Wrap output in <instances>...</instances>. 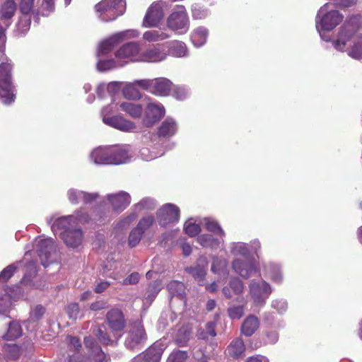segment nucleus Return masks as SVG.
Returning a JSON list of instances; mask_svg holds the SVG:
<instances>
[{
	"instance_id": "47",
	"label": "nucleus",
	"mask_w": 362,
	"mask_h": 362,
	"mask_svg": "<svg viewBox=\"0 0 362 362\" xmlns=\"http://www.w3.org/2000/svg\"><path fill=\"white\" fill-rule=\"evenodd\" d=\"M216 324L214 322H209L206 325L205 330H199L197 333L199 339L208 340L209 337L214 338L216 335L215 331Z\"/></svg>"
},
{
	"instance_id": "51",
	"label": "nucleus",
	"mask_w": 362,
	"mask_h": 362,
	"mask_svg": "<svg viewBox=\"0 0 362 362\" xmlns=\"http://www.w3.org/2000/svg\"><path fill=\"white\" fill-rule=\"evenodd\" d=\"M184 230L189 236L194 237L200 233L201 227L192 220H188L184 225Z\"/></svg>"
},
{
	"instance_id": "31",
	"label": "nucleus",
	"mask_w": 362,
	"mask_h": 362,
	"mask_svg": "<svg viewBox=\"0 0 362 362\" xmlns=\"http://www.w3.org/2000/svg\"><path fill=\"white\" fill-rule=\"evenodd\" d=\"M45 308L42 305H37L30 312V317L25 322V326L28 330L32 332L37 327V322L42 317L45 313Z\"/></svg>"
},
{
	"instance_id": "18",
	"label": "nucleus",
	"mask_w": 362,
	"mask_h": 362,
	"mask_svg": "<svg viewBox=\"0 0 362 362\" xmlns=\"http://www.w3.org/2000/svg\"><path fill=\"white\" fill-rule=\"evenodd\" d=\"M103 122L112 127L122 132H132L136 129L135 124L120 115L113 117H104Z\"/></svg>"
},
{
	"instance_id": "17",
	"label": "nucleus",
	"mask_w": 362,
	"mask_h": 362,
	"mask_svg": "<svg viewBox=\"0 0 362 362\" xmlns=\"http://www.w3.org/2000/svg\"><path fill=\"white\" fill-rule=\"evenodd\" d=\"M112 146L98 147L90 153L91 160L97 165H110L117 161L112 159Z\"/></svg>"
},
{
	"instance_id": "46",
	"label": "nucleus",
	"mask_w": 362,
	"mask_h": 362,
	"mask_svg": "<svg viewBox=\"0 0 362 362\" xmlns=\"http://www.w3.org/2000/svg\"><path fill=\"white\" fill-rule=\"evenodd\" d=\"M160 290V284L159 281H154L153 284H150L144 297V300H145V303H151Z\"/></svg>"
},
{
	"instance_id": "55",
	"label": "nucleus",
	"mask_w": 362,
	"mask_h": 362,
	"mask_svg": "<svg viewBox=\"0 0 362 362\" xmlns=\"http://www.w3.org/2000/svg\"><path fill=\"white\" fill-rule=\"evenodd\" d=\"M192 13L194 19H204L209 15V11L198 4L192 6Z\"/></svg>"
},
{
	"instance_id": "59",
	"label": "nucleus",
	"mask_w": 362,
	"mask_h": 362,
	"mask_svg": "<svg viewBox=\"0 0 362 362\" xmlns=\"http://www.w3.org/2000/svg\"><path fill=\"white\" fill-rule=\"evenodd\" d=\"M228 315L231 319L239 320L244 314L243 305H233L228 310Z\"/></svg>"
},
{
	"instance_id": "53",
	"label": "nucleus",
	"mask_w": 362,
	"mask_h": 362,
	"mask_svg": "<svg viewBox=\"0 0 362 362\" xmlns=\"http://www.w3.org/2000/svg\"><path fill=\"white\" fill-rule=\"evenodd\" d=\"M21 264V262H17L16 264H10L6 267L1 273H0V281H6L9 279L15 271L17 269L18 266Z\"/></svg>"
},
{
	"instance_id": "56",
	"label": "nucleus",
	"mask_w": 362,
	"mask_h": 362,
	"mask_svg": "<svg viewBox=\"0 0 362 362\" xmlns=\"http://www.w3.org/2000/svg\"><path fill=\"white\" fill-rule=\"evenodd\" d=\"M229 286L235 295L241 294L245 288L243 282L238 278L231 279L229 282Z\"/></svg>"
},
{
	"instance_id": "39",
	"label": "nucleus",
	"mask_w": 362,
	"mask_h": 362,
	"mask_svg": "<svg viewBox=\"0 0 362 362\" xmlns=\"http://www.w3.org/2000/svg\"><path fill=\"white\" fill-rule=\"evenodd\" d=\"M22 328L18 322L11 321L8 323L7 332L2 335V338L6 340H13L21 337Z\"/></svg>"
},
{
	"instance_id": "26",
	"label": "nucleus",
	"mask_w": 362,
	"mask_h": 362,
	"mask_svg": "<svg viewBox=\"0 0 362 362\" xmlns=\"http://www.w3.org/2000/svg\"><path fill=\"white\" fill-rule=\"evenodd\" d=\"M245 345L243 339L237 338L233 339L227 346L225 354L233 359H238L244 356Z\"/></svg>"
},
{
	"instance_id": "44",
	"label": "nucleus",
	"mask_w": 362,
	"mask_h": 362,
	"mask_svg": "<svg viewBox=\"0 0 362 362\" xmlns=\"http://www.w3.org/2000/svg\"><path fill=\"white\" fill-rule=\"evenodd\" d=\"M16 10V2L13 0H6L1 7V17L5 19H9L14 15Z\"/></svg>"
},
{
	"instance_id": "2",
	"label": "nucleus",
	"mask_w": 362,
	"mask_h": 362,
	"mask_svg": "<svg viewBox=\"0 0 362 362\" xmlns=\"http://www.w3.org/2000/svg\"><path fill=\"white\" fill-rule=\"evenodd\" d=\"M69 351L66 362H108V359L92 337L84 338L83 347L78 337L68 336L66 339Z\"/></svg>"
},
{
	"instance_id": "10",
	"label": "nucleus",
	"mask_w": 362,
	"mask_h": 362,
	"mask_svg": "<svg viewBox=\"0 0 362 362\" xmlns=\"http://www.w3.org/2000/svg\"><path fill=\"white\" fill-rule=\"evenodd\" d=\"M34 249L38 254L42 264L46 267L52 262V255L56 251L54 240L50 238L39 237L34 241Z\"/></svg>"
},
{
	"instance_id": "6",
	"label": "nucleus",
	"mask_w": 362,
	"mask_h": 362,
	"mask_svg": "<svg viewBox=\"0 0 362 362\" xmlns=\"http://www.w3.org/2000/svg\"><path fill=\"white\" fill-rule=\"evenodd\" d=\"M167 26L177 34L183 35L189 28V20L186 9L179 6L167 18Z\"/></svg>"
},
{
	"instance_id": "60",
	"label": "nucleus",
	"mask_w": 362,
	"mask_h": 362,
	"mask_svg": "<svg viewBox=\"0 0 362 362\" xmlns=\"http://www.w3.org/2000/svg\"><path fill=\"white\" fill-rule=\"evenodd\" d=\"M272 307L279 313H284L287 310L288 305L284 299L277 298L272 300Z\"/></svg>"
},
{
	"instance_id": "57",
	"label": "nucleus",
	"mask_w": 362,
	"mask_h": 362,
	"mask_svg": "<svg viewBox=\"0 0 362 362\" xmlns=\"http://www.w3.org/2000/svg\"><path fill=\"white\" fill-rule=\"evenodd\" d=\"M173 95L177 100H185L189 95V90L185 86H174Z\"/></svg>"
},
{
	"instance_id": "25",
	"label": "nucleus",
	"mask_w": 362,
	"mask_h": 362,
	"mask_svg": "<svg viewBox=\"0 0 362 362\" xmlns=\"http://www.w3.org/2000/svg\"><path fill=\"white\" fill-rule=\"evenodd\" d=\"M108 325L112 331H121L125 326V320L122 313L117 309L110 310L107 314Z\"/></svg>"
},
{
	"instance_id": "15",
	"label": "nucleus",
	"mask_w": 362,
	"mask_h": 362,
	"mask_svg": "<svg viewBox=\"0 0 362 362\" xmlns=\"http://www.w3.org/2000/svg\"><path fill=\"white\" fill-rule=\"evenodd\" d=\"M165 115L163 105L158 103H148L145 111L144 123L146 127H151L160 119Z\"/></svg>"
},
{
	"instance_id": "7",
	"label": "nucleus",
	"mask_w": 362,
	"mask_h": 362,
	"mask_svg": "<svg viewBox=\"0 0 362 362\" xmlns=\"http://www.w3.org/2000/svg\"><path fill=\"white\" fill-rule=\"evenodd\" d=\"M147 339L142 323L139 321L130 324L126 332L124 346L129 349H139Z\"/></svg>"
},
{
	"instance_id": "16",
	"label": "nucleus",
	"mask_w": 362,
	"mask_h": 362,
	"mask_svg": "<svg viewBox=\"0 0 362 362\" xmlns=\"http://www.w3.org/2000/svg\"><path fill=\"white\" fill-rule=\"evenodd\" d=\"M106 199L115 211H123L131 203V196L124 191L108 194Z\"/></svg>"
},
{
	"instance_id": "35",
	"label": "nucleus",
	"mask_w": 362,
	"mask_h": 362,
	"mask_svg": "<svg viewBox=\"0 0 362 362\" xmlns=\"http://www.w3.org/2000/svg\"><path fill=\"white\" fill-rule=\"evenodd\" d=\"M122 66H124V63L119 62L117 59H103V57H98L96 68L98 71L104 72Z\"/></svg>"
},
{
	"instance_id": "28",
	"label": "nucleus",
	"mask_w": 362,
	"mask_h": 362,
	"mask_svg": "<svg viewBox=\"0 0 362 362\" xmlns=\"http://www.w3.org/2000/svg\"><path fill=\"white\" fill-rule=\"evenodd\" d=\"M163 351L156 346L149 347L145 352L139 355L133 362H138L143 360L144 362H160Z\"/></svg>"
},
{
	"instance_id": "11",
	"label": "nucleus",
	"mask_w": 362,
	"mask_h": 362,
	"mask_svg": "<svg viewBox=\"0 0 362 362\" xmlns=\"http://www.w3.org/2000/svg\"><path fill=\"white\" fill-rule=\"evenodd\" d=\"M159 225L165 227L177 223L180 218V209L173 204H165L156 212Z\"/></svg>"
},
{
	"instance_id": "64",
	"label": "nucleus",
	"mask_w": 362,
	"mask_h": 362,
	"mask_svg": "<svg viewBox=\"0 0 362 362\" xmlns=\"http://www.w3.org/2000/svg\"><path fill=\"white\" fill-rule=\"evenodd\" d=\"M265 340L264 344H275L279 339V334L275 330H269L265 332Z\"/></svg>"
},
{
	"instance_id": "12",
	"label": "nucleus",
	"mask_w": 362,
	"mask_h": 362,
	"mask_svg": "<svg viewBox=\"0 0 362 362\" xmlns=\"http://www.w3.org/2000/svg\"><path fill=\"white\" fill-rule=\"evenodd\" d=\"M141 49L138 43L129 42L122 46L116 52L115 57L124 65L129 62H141Z\"/></svg>"
},
{
	"instance_id": "19",
	"label": "nucleus",
	"mask_w": 362,
	"mask_h": 362,
	"mask_svg": "<svg viewBox=\"0 0 362 362\" xmlns=\"http://www.w3.org/2000/svg\"><path fill=\"white\" fill-rule=\"evenodd\" d=\"M21 296V288L16 286L5 291V294L0 296V315H4L8 313L11 308L12 300H16Z\"/></svg>"
},
{
	"instance_id": "3",
	"label": "nucleus",
	"mask_w": 362,
	"mask_h": 362,
	"mask_svg": "<svg viewBox=\"0 0 362 362\" xmlns=\"http://www.w3.org/2000/svg\"><path fill=\"white\" fill-rule=\"evenodd\" d=\"M12 65L8 62L0 64V96L5 105H10L16 98L15 87L11 81Z\"/></svg>"
},
{
	"instance_id": "13",
	"label": "nucleus",
	"mask_w": 362,
	"mask_h": 362,
	"mask_svg": "<svg viewBox=\"0 0 362 362\" xmlns=\"http://www.w3.org/2000/svg\"><path fill=\"white\" fill-rule=\"evenodd\" d=\"M166 4L161 1L153 2L148 8L144 18L143 25L145 27L156 26L163 18V8Z\"/></svg>"
},
{
	"instance_id": "4",
	"label": "nucleus",
	"mask_w": 362,
	"mask_h": 362,
	"mask_svg": "<svg viewBox=\"0 0 362 362\" xmlns=\"http://www.w3.org/2000/svg\"><path fill=\"white\" fill-rule=\"evenodd\" d=\"M124 0H103L95 6L98 16L103 21L108 22L122 16L125 11Z\"/></svg>"
},
{
	"instance_id": "54",
	"label": "nucleus",
	"mask_w": 362,
	"mask_h": 362,
	"mask_svg": "<svg viewBox=\"0 0 362 362\" xmlns=\"http://www.w3.org/2000/svg\"><path fill=\"white\" fill-rule=\"evenodd\" d=\"M143 234L144 233L136 227L134 229H132V230L130 232L128 240V243L129 246L132 247L136 246L139 243L143 236Z\"/></svg>"
},
{
	"instance_id": "41",
	"label": "nucleus",
	"mask_w": 362,
	"mask_h": 362,
	"mask_svg": "<svg viewBox=\"0 0 362 362\" xmlns=\"http://www.w3.org/2000/svg\"><path fill=\"white\" fill-rule=\"evenodd\" d=\"M230 253L234 256H242L247 258L250 255V250L244 243H232L229 245Z\"/></svg>"
},
{
	"instance_id": "42",
	"label": "nucleus",
	"mask_w": 362,
	"mask_h": 362,
	"mask_svg": "<svg viewBox=\"0 0 362 362\" xmlns=\"http://www.w3.org/2000/svg\"><path fill=\"white\" fill-rule=\"evenodd\" d=\"M228 262L225 258L214 255L211 270L214 274H220L226 271Z\"/></svg>"
},
{
	"instance_id": "40",
	"label": "nucleus",
	"mask_w": 362,
	"mask_h": 362,
	"mask_svg": "<svg viewBox=\"0 0 362 362\" xmlns=\"http://www.w3.org/2000/svg\"><path fill=\"white\" fill-rule=\"evenodd\" d=\"M122 93L124 98L129 100H136L141 97V94L134 82L126 83L123 87Z\"/></svg>"
},
{
	"instance_id": "48",
	"label": "nucleus",
	"mask_w": 362,
	"mask_h": 362,
	"mask_svg": "<svg viewBox=\"0 0 362 362\" xmlns=\"http://www.w3.org/2000/svg\"><path fill=\"white\" fill-rule=\"evenodd\" d=\"M185 285L177 281H172L168 284V289L173 296H182L185 294Z\"/></svg>"
},
{
	"instance_id": "23",
	"label": "nucleus",
	"mask_w": 362,
	"mask_h": 362,
	"mask_svg": "<svg viewBox=\"0 0 362 362\" xmlns=\"http://www.w3.org/2000/svg\"><path fill=\"white\" fill-rule=\"evenodd\" d=\"M208 261L206 257L202 256L198 259L197 265L186 268L187 273L191 274L197 281L204 279L206 274Z\"/></svg>"
},
{
	"instance_id": "36",
	"label": "nucleus",
	"mask_w": 362,
	"mask_h": 362,
	"mask_svg": "<svg viewBox=\"0 0 362 362\" xmlns=\"http://www.w3.org/2000/svg\"><path fill=\"white\" fill-rule=\"evenodd\" d=\"M119 107L121 110L125 112L133 118H140L143 113V107L140 104L124 102L122 103Z\"/></svg>"
},
{
	"instance_id": "21",
	"label": "nucleus",
	"mask_w": 362,
	"mask_h": 362,
	"mask_svg": "<svg viewBox=\"0 0 362 362\" xmlns=\"http://www.w3.org/2000/svg\"><path fill=\"white\" fill-rule=\"evenodd\" d=\"M67 196L69 202L74 204H78L80 202L86 204H92L99 197L98 193H87L76 189H70Z\"/></svg>"
},
{
	"instance_id": "43",
	"label": "nucleus",
	"mask_w": 362,
	"mask_h": 362,
	"mask_svg": "<svg viewBox=\"0 0 362 362\" xmlns=\"http://www.w3.org/2000/svg\"><path fill=\"white\" fill-rule=\"evenodd\" d=\"M204 222L205 228L208 231L214 233V234L218 235L220 238L225 237V232L217 221L212 218H204Z\"/></svg>"
},
{
	"instance_id": "8",
	"label": "nucleus",
	"mask_w": 362,
	"mask_h": 362,
	"mask_svg": "<svg viewBox=\"0 0 362 362\" xmlns=\"http://www.w3.org/2000/svg\"><path fill=\"white\" fill-rule=\"evenodd\" d=\"M362 28V16L360 13L350 16L340 29L338 40L335 42L336 47L346 45V42L360 29Z\"/></svg>"
},
{
	"instance_id": "30",
	"label": "nucleus",
	"mask_w": 362,
	"mask_h": 362,
	"mask_svg": "<svg viewBox=\"0 0 362 362\" xmlns=\"http://www.w3.org/2000/svg\"><path fill=\"white\" fill-rule=\"evenodd\" d=\"M259 327V319L256 316L250 315L243 321L241 326V333L246 337H250L257 330Z\"/></svg>"
},
{
	"instance_id": "62",
	"label": "nucleus",
	"mask_w": 362,
	"mask_h": 362,
	"mask_svg": "<svg viewBox=\"0 0 362 362\" xmlns=\"http://www.w3.org/2000/svg\"><path fill=\"white\" fill-rule=\"evenodd\" d=\"M94 333L103 344L107 345L113 343V341L111 340L105 332L104 329L98 327L96 330L94 331Z\"/></svg>"
},
{
	"instance_id": "5",
	"label": "nucleus",
	"mask_w": 362,
	"mask_h": 362,
	"mask_svg": "<svg viewBox=\"0 0 362 362\" xmlns=\"http://www.w3.org/2000/svg\"><path fill=\"white\" fill-rule=\"evenodd\" d=\"M139 36V32L136 30H126L111 35L107 39L101 42L98 48L97 57L105 56L120 42Z\"/></svg>"
},
{
	"instance_id": "49",
	"label": "nucleus",
	"mask_w": 362,
	"mask_h": 362,
	"mask_svg": "<svg viewBox=\"0 0 362 362\" xmlns=\"http://www.w3.org/2000/svg\"><path fill=\"white\" fill-rule=\"evenodd\" d=\"M21 349L15 344H7L4 346V352L7 358H17L21 354Z\"/></svg>"
},
{
	"instance_id": "33",
	"label": "nucleus",
	"mask_w": 362,
	"mask_h": 362,
	"mask_svg": "<svg viewBox=\"0 0 362 362\" xmlns=\"http://www.w3.org/2000/svg\"><path fill=\"white\" fill-rule=\"evenodd\" d=\"M208 30L204 27H198L193 30L191 34V40L196 47L203 46L207 40Z\"/></svg>"
},
{
	"instance_id": "37",
	"label": "nucleus",
	"mask_w": 362,
	"mask_h": 362,
	"mask_svg": "<svg viewBox=\"0 0 362 362\" xmlns=\"http://www.w3.org/2000/svg\"><path fill=\"white\" fill-rule=\"evenodd\" d=\"M267 274L275 283L280 284L283 280L282 274L278 264L269 262L264 266Z\"/></svg>"
},
{
	"instance_id": "45",
	"label": "nucleus",
	"mask_w": 362,
	"mask_h": 362,
	"mask_svg": "<svg viewBox=\"0 0 362 362\" xmlns=\"http://www.w3.org/2000/svg\"><path fill=\"white\" fill-rule=\"evenodd\" d=\"M156 202L152 198L146 197L142 199L139 202L134 204L133 209L135 212L143 210H153L156 207Z\"/></svg>"
},
{
	"instance_id": "24",
	"label": "nucleus",
	"mask_w": 362,
	"mask_h": 362,
	"mask_svg": "<svg viewBox=\"0 0 362 362\" xmlns=\"http://www.w3.org/2000/svg\"><path fill=\"white\" fill-rule=\"evenodd\" d=\"M173 83L166 78H154L151 93L156 95L166 96L173 90Z\"/></svg>"
},
{
	"instance_id": "63",
	"label": "nucleus",
	"mask_w": 362,
	"mask_h": 362,
	"mask_svg": "<svg viewBox=\"0 0 362 362\" xmlns=\"http://www.w3.org/2000/svg\"><path fill=\"white\" fill-rule=\"evenodd\" d=\"M161 155L162 153L158 155L154 152L151 151V150L148 148H143L140 151L141 158L146 161L155 159Z\"/></svg>"
},
{
	"instance_id": "34",
	"label": "nucleus",
	"mask_w": 362,
	"mask_h": 362,
	"mask_svg": "<svg viewBox=\"0 0 362 362\" xmlns=\"http://www.w3.org/2000/svg\"><path fill=\"white\" fill-rule=\"evenodd\" d=\"M169 54L175 57H185L189 52L185 42L175 40L169 43Z\"/></svg>"
},
{
	"instance_id": "61",
	"label": "nucleus",
	"mask_w": 362,
	"mask_h": 362,
	"mask_svg": "<svg viewBox=\"0 0 362 362\" xmlns=\"http://www.w3.org/2000/svg\"><path fill=\"white\" fill-rule=\"evenodd\" d=\"M137 218L136 212H133L127 217L124 218L117 223L119 229H124L128 228Z\"/></svg>"
},
{
	"instance_id": "14",
	"label": "nucleus",
	"mask_w": 362,
	"mask_h": 362,
	"mask_svg": "<svg viewBox=\"0 0 362 362\" xmlns=\"http://www.w3.org/2000/svg\"><path fill=\"white\" fill-rule=\"evenodd\" d=\"M232 269L244 279H248L259 272L255 262L247 258L245 260L240 258L234 259L232 262Z\"/></svg>"
},
{
	"instance_id": "9",
	"label": "nucleus",
	"mask_w": 362,
	"mask_h": 362,
	"mask_svg": "<svg viewBox=\"0 0 362 362\" xmlns=\"http://www.w3.org/2000/svg\"><path fill=\"white\" fill-rule=\"evenodd\" d=\"M270 284L264 280H252L249 284V292L255 305L262 306L272 293Z\"/></svg>"
},
{
	"instance_id": "52",
	"label": "nucleus",
	"mask_w": 362,
	"mask_h": 362,
	"mask_svg": "<svg viewBox=\"0 0 362 362\" xmlns=\"http://www.w3.org/2000/svg\"><path fill=\"white\" fill-rule=\"evenodd\" d=\"M154 221L155 219L152 215L144 216L139 221L136 228L144 233L153 224Z\"/></svg>"
},
{
	"instance_id": "20",
	"label": "nucleus",
	"mask_w": 362,
	"mask_h": 362,
	"mask_svg": "<svg viewBox=\"0 0 362 362\" xmlns=\"http://www.w3.org/2000/svg\"><path fill=\"white\" fill-rule=\"evenodd\" d=\"M133 151L129 145L112 146V159L117 161L112 164L119 165L129 162L133 158Z\"/></svg>"
},
{
	"instance_id": "22",
	"label": "nucleus",
	"mask_w": 362,
	"mask_h": 362,
	"mask_svg": "<svg viewBox=\"0 0 362 362\" xmlns=\"http://www.w3.org/2000/svg\"><path fill=\"white\" fill-rule=\"evenodd\" d=\"M343 18L344 16L339 11L332 10L328 11L322 16L320 25L325 30H332L337 25H339L340 22L343 21Z\"/></svg>"
},
{
	"instance_id": "38",
	"label": "nucleus",
	"mask_w": 362,
	"mask_h": 362,
	"mask_svg": "<svg viewBox=\"0 0 362 362\" xmlns=\"http://www.w3.org/2000/svg\"><path fill=\"white\" fill-rule=\"evenodd\" d=\"M170 37V35L169 34L161 30H148L143 35L144 40L149 42L162 41Z\"/></svg>"
},
{
	"instance_id": "1",
	"label": "nucleus",
	"mask_w": 362,
	"mask_h": 362,
	"mask_svg": "<svg viewBox=\"0 0 362 362\" xmlns=\"http://www.w3.org/2000/svg\"><path fill=\"white\" fill-rule=\"evenodd\" d=\"M90 220L89 216L82 211L74 214L62 216L52 223V218L47 222L54 234H59L66 245L70 248H77L83 240V233L80 226Z\"/></svg>"
},
{
	"instance_id": "58",
	"label": "nucleus",
	"mask_w": 362,
	"mask_h": 362,
	"mask_svg": "<svg viewBox=\"0 0 362 362\" xmlns=\"http://www.w3.org/2000/svg\"><path fill=\"white\" fill-rule=\"evenodd\" d=\"M187 354L182 351H175L168 358L167 362H186Z\"/></svg>"
},
{
	"instance_id": "50",
	"label": "nucleus",
	"mask_w": 362,
	"mask_h": 362,
	"mask_svg": "<svg viewBox=\"0 0 362 362\" xmlns=\"http://www.w3.org/2000/svg\"><path fill=\"white\" fill-rule=\"evenodd\" d=\"M191 331L187 327H181L176 336V342L179 346H184L189 339Z\"/></svg>"
},
{
	"instance_id": "29",
	"label": "nucleus",
	"mask_w": 362,
	"mask_h": 362,
	"mask_svg": "<svg viewBox=\"0 0 362 362\" xmlns=\"http://www.w3.org/2000/svg\"><path fill=\"white\" fill-rule=\"evenodd\" d=\"M165 58V53L161 52L158 47H153L141 52V56L138 59L145 62H158L164 60Z\"/></svg>"
},
{
	"instance_id": "32",
	"label": "nucleus",
	"mask_w": 362,
	"mask_h": 362,
	"mask_svg": "<svg viewBox=\"0 0 362 362\" xmlns=\"http://www.w3.org/2000/svg\"><path fill=\"white\" fill-rule=\"evenodd\" d=\"M177 130L176 122L170 117L165 119L160 124L158 129V134L160 136H172Z\"/></svg>"
},
{
	"instance_id": "27",
	"label": "nucleus",
	"mask_w": 362,
	"mask_h": 362,
	"mask_svg": "<svg viewBox=\"0 0 362 362\" xmlns=\"http://www.w3.org/2000/svg\"><path fill=\"white\" fill-rule=\"evenodd\" d=\"M224 238H215L211 234H202L197 237L198 243L203 247L217 250L224 243Z\"/></svg>"
}]
</instances>
